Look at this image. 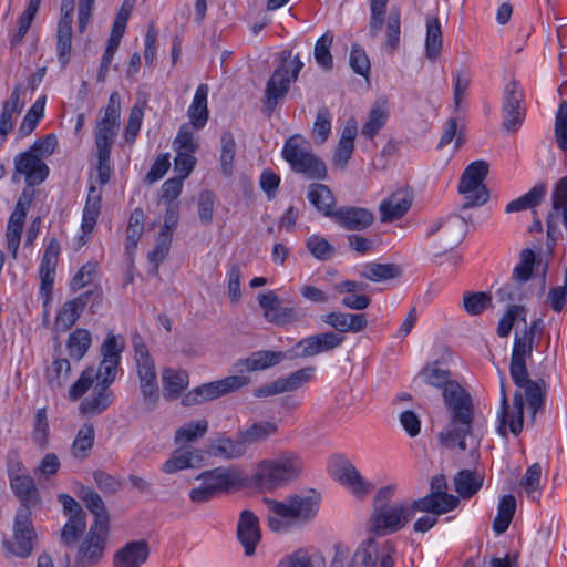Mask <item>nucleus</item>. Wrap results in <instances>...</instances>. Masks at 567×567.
Instances as JSON below:
<instances>
[{"instance_id": "49530a36", "label": "nucleus", "mask_w": 567, "mask_h": 567, "mask_svg": "<svg viewBox=\"0 0 567 567\" xmlns=\"http://www.w3.org/2000/svg\"><path fill=\"white\" fill-rule=\"evenodd\" d=\"M247 449L250 445L259 444L277 434L278 425L271 421L255 422L245 430H239Z\"/></svg>"}, {"instance_id": "a878e982", "label": "nucleus", "mask_w": 567, "mask_h": 567, "mask_svg": "<svg viewBox=\"0 0 567 567\" xmlns=\"http://www.w3.org/2000/svg\"><path fill=\"white\" fill-rule=\"evenodd\" d=\"M250 378L246 375H229L220 380L204 383L197 386L200 400L204 402L216 400L223 395L236 392L248 385Z\"/></svg>"}, {"instance_id": "c03bdc74", "label": "nucleus", "mask_w": 567, "mask_h": 567, "mask_svg": "<svg viewBox=\"0 0 567 567\" xmlns=\"http://www.w3.org/2000/svg\"><path fill=\"white\" fill-rule=\"evenodd\" d=\"M95 442V429L92 423H84L78 431L72 445L71 455L80 461L89 457Z\"/></svg>"}, {"instance_id": "4c0bfd02", "label": "nucleus", "mask_w": 567, "mask_h": 567, "mask_svg": "<svg viewBox=\"0 0 567 567\" xmlns=\"http://www.w3.org/2000/svg\"><path fill=\"white\" fill-rule=\"evenodd\" d=\"M114 400V393L111 389L95 384L90 396L80 404V411L85 415H99L109 409Z\"/></svg>"}, {"instance_id": "de8ad7c7", "label": "nucleus", "mask_w": 567, "mask_h": 567, "mask_svg": "<svg viewBox=\"0 0 567 567\" xmlns=\"http://www.w3.org/2000/svg\"><path fill=\"white\" fill-rule=\"evenodd\" d=\"M72 21L73 19H60L56 33V55L64 68L70 61L72 50Z\"/></svg>"}, {"instance_id": "c9c22d12", "label": "nucleus", "mask_w": 567, "mask_h": 567, "mask_svg": "<svg viewBox=\"0 0 567 567\" xmlns=\"http://www.w3.org/2000/svg\"><path fill=\"white\" fill-rule=\"evenodd\" d=\"M465 219L460 215H450L446 218L435 220L430 226L426 237L443 230L445 236L450 237V244L446 249H452L454 245L461 241L465 228Z\"/></svg>"}, {"instance_id": "9b49d317", "label": "nucleus", "mask_w": 567, "mask_h": 567, "mask_svg": "<svg viewBox=\"0 0 567 567\" xmlns=\"http://www.w3.org/2000/svg\"><path fill=\"white\" fill-rule=\"evenodd\" d=\"M120 94L117 92H113L109 97L106 107L104 109V115L96 122V127L94 130L96 152L111 153L120 127Z\"/></svg>"}, {"instance_id": "13d9d810", "label": "nucleus", "mask_w": 567, "mask_h": 567, "mask_svg": "<svg viewBox=\"0 0 567 567\" xmlns=\"http://www.w3.org/2000/svg\"><path fill=\"white\" fill-rule=\"evenodd\" d=\"M31 437L38 447H47L49 442V421L45 408L38 409L35 412Z\"/></svg>"}, {"instance_id": "79ce46f5", "label": "nucleus", "mask_w": 567, "mask_h": 567, "mask_svg": "<svg viewBox=\"0 0 567 567\" xmlns=\"http://www.w3.org/2000/svg\"><path fill=\"white\" fill-rule=\"evenodd\" d=\"M162 381L163 395L168 401L177 399L189 383L188 374L185 370H174L172 368L163 369Z\"/></svg>"}, {"instance_id": "1a4fd4ad", "label": "nucleus", "mask_w": 567, "mask_h": 567, "mask_svg": "<svg viewBox=\"0 0 567 567\" xmlns=\"http://www.w3.org/2000/svg\"><path fill=\"white\" fill-rule=\"evenodd\" d=\"M487 174L488 164L485 161L473 162L465 168L458 184V192L464 197L462 209L482 206L488 200L489 193L483 184Z\"/></svg>"}, {"instance_id": "f8f14e48", "label": "nucleus", "mask_w": 567, "mask_h": 567, "mask_svg": "<svg viewBox=\"0 0 567 567\" xmlns=\"http://www.w3.org/2000/svg\"><path fill=\"white\" fill-rule=\"evenodd\" d=\"M524 395L516 390L513 398V412H509L507 388L505 378L501 375V410L497 415V432L501 436L507 437V426L514 435H518L523 431L524 425Z\"/></svg>"}, {"instance_id": "f03ea898", "label": "nucleus", "mask_w": 567, "mask_h": 567, "mask_svg": "<svg viewBox=\"0 0 567 567\" xmlns=\"http://www.w3.org/2000/svg\"><path fill=\"white\" fill-rule=\"evenodd\" d=\"M79 496L94 516V520L83 540L75 547L72 567H95L104 556L110 515L103 499L94 489L83 486Z\"/></svg>"}, {"instance_id": "864d4df0", "label": "nucleus", "mask_w": 567, "mask_h": 567, "mask_svg": "<svg viewBox=\"0 0 567 567\" xmlns=\"http://www.w3.org/2000/svg\"><path fill=\"white\" fill-rule=\"evenodd\" d=\"M92 339L89 330L78 328L72 331L66 341V348L72 359L79 361L87 352Z\"/></svg>"}, {"instance_id": "4be33fe9", "label": "nucleus", "mask_w": 567, "mask_h": 567, "mask_svg": "<svg viewBox=\"0 0 567 567\" xmlns=\"http://www.w3.org/2000/svg\"><path fill=\"white\" fill-rule=\"evenodd\" d=\"M343 340L340 333L327 331L302 338L292 350H296L297 358H309L338 348Z\"/></svg>"}, {"instance_id": "dca6fc26", "label": "nucleus", "mask_w": 567, "mask_h": 567, "mask_svg": "<svg viewBox=\"0 0 567 567\" xmlns=\"http://www.w3.org/2000/svg\"><path fill=\"white\" fill-rule=\"evenodd\" d=\"M567 230V175L560 178L551 193V208L546 216L547 245L554 246L561 238L558 220Z\"/></svg>"}, {"instance_id": "ddd939ff", "label": "nucleus", "mask_w": 567, "mask_h": 567, "mask_svg": "<svg viewBox=\"0 0 567 567\" xmlns=\"http://www.w3.org/2000/svg\"><path fill=\"white\" fill-rule=\"evenodd\" d=\"M331 476L346 486L357 497L367 496L373 488V484L365 481L357 467L344 456L333 455L329 463Z\"/></svg>"}, {"instance_id": "9d476101", "label": "nucleus", "mask_w": 567, "mask_h": 567, "mask_svg": "<svg viewBox=\"0 0 567 567\" xmlns=\"http://www.w3.org/2000/svg\"><path fill=\"white\" fill-rule=\"evenodd\" d=\"M37 540L38 535L31 519V512L27 508H18L12 537L3 540V548L12 556L27 558L32 554Z\"/></svg>"}, {"instance_id": "8fccbe9b", "label": "nucleus", "mask_w": 567, "mask_h": 567, "mask_svg": "<svg viewBox=\"0 0 567 567\" xmlns=\"http://www.w3.org/2000/svg\"><path fill=\"white\" fill-rule=\"evenodd\" d=\"M483 477L471 470L460 471L455 478L454 485L455 491L462 498H471L482 487Z\"/></svg>"}, {"instance_id": "72a5a7b5", "label": "nucleus", "mask_w": 567, "mask_h": 567, "mask_svg": "<svg viewBox=\"0 0 567 567\" xmlns=\"http://www.w3.org/2000/svg\"><path fill=\"white\" fill-rule=\"evenodd\" d=\"M247 450L248 449L239 430L237 431L236 439L220 435L209 445V453L212 455L223 457L225 460L239 458L246 454Z\"/></svg>"}, {"instance_id": "cd10ccee", "label": "nucleus", "mask_w": 567, "mask_h": 567, "mask_svg": "<svg viewBox=\"0 0 567 567\" xmlns=\"http://www.w3.org/2000/svg\"><path fill=\"white\" fill-rule=\"evenodd\" d=\"M413 190L410 187H400L380 204L383 221H393L401 218L411 207Z\"/></svg>"}, {"instance_id": "f704fd0d", "label": "nucleus", "mask_w": 567, "mask_h": 567, "mask_svg": "<svg viewBox=\"0 0 567 567\" xmlns=\"http://www.w3.org/2000/svg\"><path fill=\"white\" fill-rule=\"evenodd\" d=\"M10 487L21 503L19 508H27L31 512L32 507L41 503L38 487L29 474L12 478Z\"/></svg>"}, {"instance_id": "c756f323", "label": "nucleus", "mask_w": 567, "mask_h": 567, "mask_svg": "<svg viewBox=\"0 0 567 567\" xmlns=\"http://www.w3.org/2000/svg\"><path fill=\"white\" fill-rule=\"evenodd\" d=\"M368 287L367 284L355 280H343L334 284L333 289L339 295H344L341 305L352 310H364L371 305V298L367 295H358Z\"/></svg>"}, {"instance_id": "0eeeda50", "label": "nucleus", "mask_w": 567, "mask_h": 567, "mask_svg": "<svg viewBox=\"0 0 567 567\" xmlns=\"http://www.w3.org/2000/svg\"><path fill=\"white\" fill-rule=\"evenodd\" d=\"M394 547L386 543L382 547L373 542L361 545L353 554L347 567H394ZM348 557V550L336 546V555L330 564V567H343L344 560Z\"/></svg>"}, {"instance_id": "473e14b6", "label": "nucleus", "mask_w": 567, "mask_h": 567, "mask_svg": "<svg viewBox=\"0 0 567 567\" xmlns=\"http://www.w3.org/2000/svg\"><path fill=\"white\" fill-rule=\"evenodd\" d=\"M197 480H202L217 495L235 487L239 482V476L235 468L220 466L202 472Z\"/></svg>"}, {"instance_id": "20e7f679", "label": "nucleus", "mask_w": 567, "mask_h": 567, "mask_svg": "<svg viewBox=\"0 0 567 567\" xmlns=\"http://www.w3.org/2000/svg\"><path fill=\"white\" fill-rule=\"evenodd\" d=\"M58 501L62 505L68 520L60 532L59 547L55 550L56 559L62 567H72L75 547L86 529V513L80 503L69 494H59Z\"/></svg>"}, {"instance_id": "58836bf2", "label": "nucleus", "mask_w": 567, "mask_h": 567, "mask_svg": "<svg viewBox=\"0 0 567 567\" xmlns=\"http://www.w3.org/2000/svg\"><path fill=\"white\" fill-rule=\"evenodd\" d=\"M203 455L199 450H175L171 457L162 465V471L173 474L182 470L197 467L202 464Z\"/></svg>"}, {"instance_id": "338daca9", "label": "nucleus", "mask_w": 567, "mask_h": 567, "mask_svg": "<svg viewBox=\"0 0 567 567\" xmlns=\"http://www.w3.org/2000/svg\"><path fill=\"white\" fill-rule=\"evenodd\" d=\"M216 196L212 190H203L198 195V218L203 225H210L214 218Z\"/></svg>"}, {"instance_id": "69168bd1", "label": "nucleus", "mask_w": 567, "mask_h": 567, "mask_svg": "<svg viewBox=\"0 0 567 567\" xmlns=\"http://www.w3.org/2000/svg\"><path fill=\"white\" fill-rule=\"evenodd\" d=\"M389 0H370V22L369 32L371 37H377L383 27L386 6Z\"/></svg>"}, {"instance_id": "393cba45", "label": "nucleus", "mask_w": 567, "mask_h": 567, "mask_svg": "<svg viewBox=\"0 0 567 567\" xmlns=\"http://www.w3.org/2000/svg\"><path fill=\"white\" fill-rule=\"evenodd\" d=\"M250 378L246 375H229L220 380L204 383L197 386L200 400L204 402L216 400L223 395L236 392L248 385Z\"/></svg>"}, {"instance_id": "a211bd4d", "label": "nucleus", "mask_w": 567, "mask_h": 567, "mask_svg": "<svg viewBox=\"0 0 567 567\" xmlns=\"http://www.w3.org/2000/svg\"><path fill=\"white\" fill-rule=\"evenodd\" d=\"M406 513V503L375 506L371 517L372 530L377 535H388L398 532L411 519Z\"/></svg>"}, {"instance_id": "052dcab7", "label": "nucleus", "mask_w": 567, "mask_h": 567, "mask_svg": "<svg viewBox=\"0 0 567 567\" xmlns=\"http://www.w3.org/2000/svg\"><path fill=\"white\" fill-rule=\"evenodd\" d=\"M534 265V251L529 248L523 249L519 255V262L514 268L513 279L519 284L528 281L533 275Z\"/></svg>"}, {"instance_id": "7ed1b4c3", "label": "nucleus", "mask_w": 567, "mask_h": 567, "mask_svg": "<svg viewBox=\"0 0 567 567\" xmlns=\"http://www.w3.org/2000/svg\"><path fill=\"white\" fill-rule=\"evenodd\" d=\"M320 503L321 496L315 489L290 494L282 501L266 497L267 526L275 533L303 526L316 518Z\"/></svg>"}, {"instance_id": "7c9ffc66", "label": "nucleus", "mask_w": 567, "mask_h": 567, "mask_svg": "<svg viewBox=\"0 0 567 567\" xmlns=\"http://www.w3.org/2000/svg\"><path fill=\"white\" fill-rule=\"evenodd\" d=\"M91 295L92 291H86L81 293L79 297L64 302L55 317L54 329L61 332H65L71 329L86 307Z\"/></svg>"}, {"instance_id": "680f3d73", "label": "nucleus", "mask_w": 567, "mask_h": 567, "mask_svg": "<svg viewBox=\"0 0 567 567\" xmlns=\"http://www.w3.org/2000/svg\"><path fill=\"white\" fill-rule=\"evenodd\" d=\"M306 247L309 252L318 260H329L333 254L334 248L323 237L319 235H311L306 241Z\"/></svg>"}, {"instance_id": "5fc2aeb1", "label": "nucleus", "mask_w": 567, "mask_h": 567, "mask_svg": "<svg viewBox=\"0 0 567 567\" xmlns=\"http://www.w3.org/2000/svg\"><path fill=\"white\" fill-rule=\"evenodd\" d=\"M333 42V33L331 31L324 32L316 42L313 56L316 62L324 70H331L333 65L330 48Z\"/></svg>"}, {"instance_id": "2eb2a0df", "label": "nucleus", "mask_w": 567, "mask_h": 567, "mask_svg": "<svg viewBox=\"0 0 567 567\" xmlns=\"http://www.w3.org/2000/svg\"><path fill=\"white\" fill-rule=\"evenodd\" d=\"M509 374L514 384L524 390L528 408L535 414L544 406L545 382L544 380L534 381L529 378L526 361H511Z\"/></svg>"}, {"instance_id": "09e8293b", "label": "nucleus", "mask_w": 567, "mask_h": 567, "mask_svg": "<svg viewBox=\"0 0 567 567\" xmlns=\"http://www.w3.org/2000/svg\"><path fill=\"white\" fill-rule=\"evenodd\" d=\"M443 35L437 17L426 18L425 56L435 60L442 50Z\"/></svg>"}, {"instance_id": "4d7b16f0", "label": "nucleus", "mask_w": 567, "mask_h": 567, "mask_svg": "<svg viewBox=\"0 0 567 567\" xmlns=\"http://www.w3.org/2000/svg\"><path fill=\"white\" fill-rule=\"evenodd\" d=\"M208 431V422L206 420H198L185 423L175 432V443L194 442L203 437Z\"/></svg>"}, {"instance_id": "6e6552de", "label": "nucleus", "mask_w": 567, "mask_h": 567, "mask_svg": "<svg viewBox=\"0 0 567 567\" xmlns=\"http://www.w3.org/2000/svg\"><path fill=\"white\" fill-rule=\"evenodd\" d=\"M133 347L141 394L146 409L152 411L156 408L159 400V389L154 360L150 355L148 349L140 336L133 338Z\"/></svg>"}, {"instance_id": "6e6d98bb", "label": "nucleus", "mask_w": 567, "mask_h": 567, "mask_svg": "<svg viewBox=\"0 0 567 567\" xmlns=\"http://www.w3.org/2000/svg\"><path fill=\"white\" fill-rule=\"evenodd\" d=\"M192 124L184 123L179 126L176 137L173 141L175 152L195 154L199 148V144L194 136Z\"/></svg>"}, {"instance_id": "e433bc0d", "label": "nucleus", "mask_w": 567, "mask_h": 567, "mask_svg": "<svg viewBox=\"0 0 567 567\" xmlns=\"http://www.w3.org/2000/svg\"><path fill=\"white\" fill-rule=\"evenodd\" d=\"M208 91L207 84H199L187 110V116L190 120L188 124H192L194 130H202L207 124L209 117L207 106Z\"/></svg>"}, {"instance_id": "5701e85b", "label": "nucleus", "mask_w": 567, "mask_h": 567, "mask_svg": "<svg viewBox=\"0 0 567 567\" xmlns=\"http://www.w3.org/2000/svg\"><path fill=\"white\" fill-rule=\"evenodd\" d=\"M297 359L296 350L292 348L286 352L272 351V350H260L252 352L248 358L240 359L236 362V367H245L247 371H260L268 368L278 365L285 360Z\"/></svg>"}, {"instance_id": "603ef678", "label": "nucleus", "mask_w": 567, "mask_h": 567, "mask_svg": "<svg viewBox=\"0 0 567 567\" xmlns=\"http://www.w3.org/2000/svg\"><path fill=\"white\" fill-rule=\"evenodd\" d=\"M408 516L412 518L415 515V512H425L431 513L433 515H442L450 511L446 505H444L441 501H439L434 495L430 493L424 497L413 501L412 503H406Z\"/></svg>"}, {"instance_id": "39448f33", "label": "nucleus", "mask_w": 567, "mask_h": 567, "mask_svg": "<svg viewBox=\"0 0 567 567\" xmlns=\"http://www.w3.org/2000/svg\"><path fill=\"white\" fill-rule=\"evenodd\" d=\"M301 470L302 461L299 456L281 454L277 458L260 461L251 482L261 489L272 491L298 478Z\"/></svg>"}, {"instance_id": "a18cd8bd", "label": "nucleus", "mask_w": 567, "mask_h": 567, "mask_svg": "<svg viewBox=\"0 0 567 567\" xmlns=\"http://www.w3.org/2000/svg\"><path fill=\"white\" fill-rule=\"evenodd\" d=\"M545 195H546V184H544V183L537 184L534 187H532L529 189V192H527L523 196H520L514 200H511L506 205L505 212L507 214H511V213L522 212V210H526V209H533V208L537 207L543 202V199L545 198Z\"/></svg>"}, {"instance_id": "ea45409f", "label": "nucleus", "mask_w": 567, "mask_h": 567, "mask_svg": "<svg viewBox=\"0 0 567 567\" xmlns=\"http://www.w3.org/2000/svg\"><path fill=\"white\" fill-rule=\"evenodd\" d=\"M307 198L318 212L332 219L337 210V208H334L336 198L327 185L320 183L311 184L308 189Z\"/></svg>"}, {"instance_id": "2f4dec72", "label": "nucleus", "mask_w": 567, "mask_h": 567, "mask_svg": "<svg viewBox=\"0 0 567 567\" xmlns=\"http://www.w3.org/2000/svg\"><path fill=\"white\" fill-rule=\"evenodd\" d=\"M321 320L340 333H358L363 331L368 326V319L364 313L331 311L323 315Z\"/></svg>"}, {"instance_id": "b1692460", "label": "nucleus", "mask_w": 567, "mask_h": 567, "mask_svg": "<svg viewBox=\"0 0 567 567\" xmlns=\"http://www.w3.org/2000/svg\"><path fill=\"white\" fill-rule=\"evenodd\" d=\"M332 220L347 230L361 231L373 224L374 216L363 207L341 206L337 208Z\"/></svg>"}, {"instance_id": "e2e57ef3", "label": "nucleus", "mask_w": 567, "mask_h": 567, "mask_svg": "<svg viewBox=\"0 0 567 567\" xmlns=\"http://www.w3.org/2000/svg\"><path fill=\"white\" fill-rule=\"evenodd\" d=\"M388 113L385 110L374 107L370 111L368 121L363 124L361 133L367 138L372 140L378 132L385 125Z\"/></svg>"}, {"instance_id": "f257e3e1", "label": "nucleus", "mask_w": 567, "mask_h": 567, "mask_svg": "<svg viewBox=\"0 0 567 567\" xmlns=\"http://www.w3.org/2000/svg\"><path fill=\"white\" fill-rule=\"evenodd\" d=\"M422 380L442 390L444 404L449 413V422L440 433V442L447 449L458 447L466 451V436L472 435L474 404L470 393L456 381L451 372L437 367V363L424 367L420 371Z\"/></svg>"}, {"instance_id": "3c124183", "label": "nucleus", "mask_w": 567, "mask_h": 567, "mask_svg": "<svg viewBox=\"0 0 567 567\" xmlns=\"http://www.w3.org/2000/svg\"><path fill=\"white\" fill-rule=\"evenodd\" d=\"M462 306L470 316H480L486 309L493 307L492 295L486 291H465L463 293Z\"/></svg>"}, {"instance_id": "f3484780", "label": "nucleus", "mask_w": 567, "mask_h": 567, "mask_svg": "<svg viewBox=\"0 0 567 567\" xmlns=\"http://www.w3.org/2000/svg\"><path fill=\"white\" fill-rule=\"evenodd\" d=\"M291 58L290 51L281 52V64L276 68L270 79L266 84L265 90V99H264V107L265 112L270 115L278 103L286 96L289 92L290 83L292 80L289 76V70L286 65L288 59Z\"/></svg>"}, {"instance_id": "0e129e2a", "label": "nucleus", "mask_w": 567, "mask_h": 567, "mask_svg": "<svg viewBox=\"0 0 567 567\" xmlns=\"http://www.w3.org/2000/svg\"><path fill=\"white\" fill-rule=\"evenodd\" d=\"M447 484L444 475H436L431 480V495H434L441 501L447 508L452 511L458 505L460 501L456 496L446 493Z\"/></svg>"}, {"instance_id": "4468645a", "label": "nucleus", "mask_w": 567, "mask_h": 567, "mask_svg": "<svg viewBox=\"0 0 567 567\" xmlns=\"http://www.w3.org/2000/svg\"><path fill=\"white\" fill-rule=\"evenodd\" d=\"M524 97V91L519 82L514 80L505 85L502 104V126L504 130L516 132L522 126L526 115L523 105Z\"/></svg>"}, {"instance_id": "6ab92c4d", "label": "nucleus", "mask_w": 567, "mask_h": 567, "mask_svg": "<svg viewBox=\"0 0 567 567\" xmlns=\"http://www.w3.org/2000/svg\"><path fill=\"white\" fill-rule=\"evenodd\" d=\"M59 254V240L56 238H51L44 249L39 268V276L41 280L39 293L42 299V305L44 308L50 306L52 301L53 285Z\"/></svg>"}, {"instance_id": "aec40b11", "label": "nucleus", "mask_w": 567, "mask_h": 567, "mask_svg": "<svg viewBox=\"0 0 567 567\" xmlns=\"http://www.w3.org/2000/svg\"><path fill=\"white\" fill-rule=\"evenodd\" d=\"M313 371L315 368L312 367L299 369L285 378H279L271 383L255 389L254 396L267 398L285 392L297 391L312 379Z\"/></svg>"}, {"instance_id": "412c9836", "label": "nucleus", "mask_w": 567, "mask_h": 567, "mask_svg": "<svg viewBox=\"0 0 567 567\" xmlns=\"http://www.w3.org/2000/svg\"><path fill=\"white\" fill-rule=\"evenodd\" d=\"M48 165L32 152H22L14 157V174L24 175L27 186L33 187L43 183L49 176ZM16 181V175L12 177Z\"/></svg>"}, {"instance_id": "37998d69", "label": "nucleus", "mask_w": 567, "mask_h": 567, "mask_svg": "<svg viewBox=\"0 0 567 567\" xmlns=\"http://www.w3.org/2000/svg\"><path fill=\"white\" fill-rule=\"evenodd\" d=\"M102 204V193L94 185L89 187L87 197L82 214L81 228L84 234H90L97 221Z\"/></svg>"}, {"instance_id": "423d86ee", "label": "nucleus", "mask_w": 567, "mask_h": 567, "mask_svg": "<svg viewBox=\"0 0 567 567\" xmlns=\"http://www.w3.org/2000/svg\"><path fill=\"white\" fill-rule=\"evenodd\" d=\"M281 155L291 169L309 179H326L327 167L322 159L313 154L310 143L296 134L286 140Z\"/></svg>"}, {"instance_id": "c85d7f7f", "label": "nucleus", "mask_w": 567, "mask_h": 567, "mask_svg": "<svg viewBox=\"0 0 567 567\" xmlns=\"http://www.w3.org/2000/svg\"><path fill=\"white\" fill-rule=\"evenodd\" d=\"M150 556V546L145 539L131 540L115 551L114 567H142Z\"/></svg>"}, {"instance_id": "bb28decb", "label": "nucleus", "mask_w": 567, "mask_h": 567, "mask_svg": "<svg viewBox=\"0 0 567 567\" xmlns=\"http://www.w3.org/2000/svg\"><path fill=\"white\" fill-rule=\"evenodd\" d=\"M237 537L244 546L245 555H254L256 546L260 542L261 532L259 518L251 511L245 509L240 513L237 525Z\"/></svg>"}, {"instance_id": "a19ab883", "label": "nucleus", "mask_w": 567, "mask_h": 567, "mask_svg": "<svg viewBox=\"0 0 567 567\" xmlns=\"http://www.w3.org/2000/svg\"><path fill=\"white\" fill-rule=\"evenodd\" d=\"M402 269L396 264L370 261L359 269V276L372 282H383L401 277Z\"/></svg>"}, {"instance_id": "774afa93", "label": "nucleus", "mask_w": 567, "mask_h": 567, "mask_svg": "<svg viewBox=\"0 0 567 567\" xmlns=\"http://www.w3.org/2000/svg\"><path fill=\"white\" fill-rule=\"evenodd\" d=\"M555 137L560 150L567 151V102L563 101L555 117Z\"/></svg>"}, {"instance_id": "bf43d9fd", "label": "nucleus", "mask_w": 567, "mask_h": 567, "mask_svg": "<svg viewBox=\"0 0 567 567\" xmlns=\"http://www.w3.org/2000/svg\"><path fill=\"white\" fill-rule=\"evenodd\" d=\"M220 166L223 174L229 176L233 171V162L236 153V142L234 135L226 131L221 134Z\"/></svg>"}]
</instances>
